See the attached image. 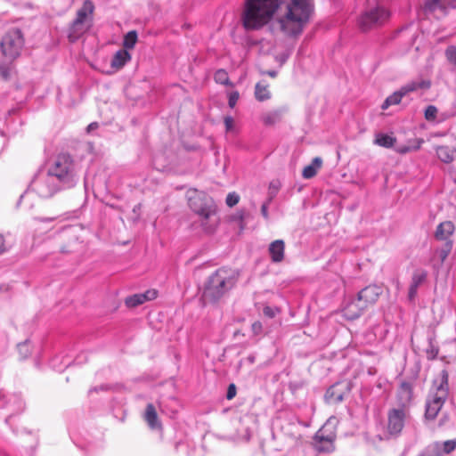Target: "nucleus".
I'll list each match as a JSON object with an SVG mask.
<instances>
[{
    "label": "nucleus",
    "mask_w": 456,
    "mask_h": 456,
    "mask_svg": "<svg viewBox=\"0 0 456 456\" xmlns=\"http://www.w3.org/2000/svg\"><path fill=\"white\" fill-rule=\"evenodd\" d=\"M46 172L63 190L74 187L78 180L76 164L69 154L58 155L49 163Z\"/></svg>",
    "instance_id": "20e7f679"
},
{
    "label": "nucleus",
    "mask_w": 456,
    "mask_h": 456,
    "mask_svg": "<svg viewBox=\"0 0 456 456\" xmlns=\"http://www.w3.org/2000/svg\"><path fill=\"white\" fill-rule=\"evenodd\" d=\"M285 243L282 240L273 241L268 248L271 259L273 263H280L284 258Z\"/></svg>",
    "instance_id": "6ab92c4d"
},
{
    "label": "nucleus",
    "mask_w": 456,
    "mask_h": 456,
    "mask_svg": "<svg viewBox=\"0 0 456 456\" xmlns=\"http://www.w3.org/2000/svg\"><path fill=\"white\" fill-rule=\"evenodd\" d=\"M236 395V387L234 384H231L229 387H228V390H227V394H226V397L228 400H231Z\"/></svg>",
    "instance_id": "09e8293b"
},
{
    "label": "nucleus",
    "mask_w": 456,
    "mask_h": 456,
    "mask_svg": "<svg viewBox=\"0 0 456 456\" xmlns=\"http://www.w3.org/2000/svg\"><path fill=\"white\" fill-rule=\"evenodd\" d=\"M239 201H240V196L238 193H236L234 191L228 193L226 200H225L227 206L231 207V208L235 206L236 204H238Z\"/></svg>",
    "instance_id": "ea45409f"
},
{
    "label": "nucleus",
    "mask_w": 456,
    "mask_h": 456,
    "mask_svg": "<svg viewBox=\"0 0 456 456\" xmlns=\"http://www.w3.org/2000/svg\"><path fill=\"white\" fill-rule=\"evenodd\" d=\"M214 79L217 84L221 85H232L230 83L228 73L224 69H218L215 75Z\"/></svg>",
    "instance_id": "473e14b6"
},
{
    "label": "nucleus",
    "mask_w": 456,
    "mask_h": 456,
    "mask_svg": "<svg viewBox=\"0 0 456 456\" xmlns=\"http://www.w3.org/2000/svg\"><path fill=\"white\" fill-rule=\"evenodd\" d=\"M279 188H280V183L279 182H271L270 183V185H269V191H268V200L269 201H272L273 199L276 196L278 191H279Z\"/></svg>",
    "instance_id": "58836bf2"
},
{
    "label": "nucleus",
    "mask_w": 456,
    "mask_h": 456,
    "mask_svg": "<svg viewBox=\"0 0 456 456\" xmlns=\"http://www.w3.org/2000/svg\"><path fill=\"white\" fill-rule=\"evenodd\" d=\"M56 361H57V358L53 359L51 362V365L54 370H58V371H61L64 368L68 367L70 364L69 361H66L63 363V366H59L56 364Z\"/></svg>",
    "instance_id": "de8ad7c7"
},
{
    "label": "nucleus",
    "mask_w": 456,
    "mask_h": 456,
    "mask_svg": "<svg viewBox=\"0 0 456 456\" xmlns=\"http://www.w3.org/2000/svg\"><path fill=\"white\" fill-rule=\"evenodd\" d=\"M280 5V0H246L242 23L247 30H255L265 25Z\"/></svg>",
    "instance_id": "f03ea898"
},
{
    "label": "nucleus",
    "mask_w": 456,
    "mask_h": 456,
    "mask_svg": "<svg viewBox=\"0 0 456 456\" xmlns=\"http://www.w3.org/2000/svg\"><path fill=\"white\" fill-rule=\"evenodd\" d=\"M332 418L315 433L314 436V447L319 452H331L335 449L334 442L337 435L335 428L331 427Z\"/></svg>",
    "instance_id": "f8f14e48"
},
{
    "label": "nucleus",
    "mask_w": 456,
    "mask_h": 456,
    "mask_svg": "<svg viewBox=\"0 0 456 456\" xmlns=\"http://www.w3.org/2000/svg\"><path fill=\"white\" fill-rule=\"evenodd\" d=\"M131 59L130 53L126 49L118 50L113 56L110 65L116 69L123 68Z\"/></svg>",
    "instance_id": "4be33fe9"
},
{
    "label": "nucleus",
    "mask_w": 456,
    "mask_h": 456,
    "mask_svg": "<svg viewBox=\"0 0 456 456\" xmlns=\"http://www.w3.org/2000/svg\"><path fill=\"white\" fill-rule=\"evenodd\" d=\"M437 112L438 110L436 106L428 105L424 111L425 118L428 121H434L436 118Z\"/></svg>",
    "instance_id": "e433bc0d"
},
{
    "label": "nucleus",
    "mask_w": 456,
    "mask_h": 456,
    "mask_svg": "<svg viewBox=\"0 0 456 456\" xmlns=\"http://www.w3.org/2000/svg\"><path fill=\"white\" fill-rule=\"evenodd\" d=\"M428 273L424 270H416L411 277L408 297L413 300L417 295L418 288L426 281Z\"/></svg>",
    "instance_id": "f3484780"
},
{
    "label": "nucleus",
    "mask_w": 456,
    "mask_h": 456,
    "mask_svg": "<svg viewBox=\"0 0 456 456\" xmlns=\"http://www.w3.org/2000/svg\"><path fill=\"white\" fill-rule=\"evenodd\" d=\"M107 389H108V387L105 386V385H101L99 387H93V388H91L89 390V395H92L93 392H98L100 390L102 391V390H107Z\"/></svg>",
    "instance_id": "3c124183"
},
{
    "label": "nucleus",
    "mask_w": 456,
    "mask_h": 456,
    "mask_svg": "<svg viewBox=\"0 0 456 456\" xmlns=\"http://www.w3.org/2000/svg\"><path fill=\"white\" fill-rule=\"evenodd\" d=\"M190 208L202 218V225L205 226L208 219L216 214V207L210 197L204 191L190 189L186 192Z\"/></svg>",
    "instance_id": "0eeeda50"
},
{
    "label": "nucleus",
    "mask_w": 456,
    "mask_h": 456,
    "mask_svg": "<svg viewBox=\"0 0 456 456\" xmlns=\"http://www.w3.org/2000/svg\"><path fill=\"white\" fill-rule=\"evenodd\" d=\"M452 241L448 240L442 248L436 250V253L438 254L441 263H443L447 258L448 255L452 250Z\"/></svg>",
    "instance_id": "f704fd0d"
},
{
    "label": "nucleus",
    "mask_w": 456,
    "mask_h": 456,
    "mask_svg": "<svg viewBox=\"0 0 456 456\" xmlns=\"http://www.w3.org/2000/svg\"><path fill=\"white\" fill-rule=\"evenodd\" d=\"M447 60L456 66V46L451 45L445 50Z\"/></svg>",
    "instance_id": "4c0bfd02"
},
{
    "label": "nucleus",
    "mask_w": 456,
    "mask_h": 456,
    "mask_svg": "<svg viewBox=\"0 0 456 456\" xmlns=\"http://www.w3.org/2000/svg\"><path fill=\"white\" fill-rule=\"evenodd\" d=\"M409 419L410 413L405 407L390 409L387 412V424L388 434L395 436H399Z\"/></svg>",
    "instance_id": "ddd939ff"
},
{
    "label": "nucleus",
    "mask_w": 456,
    "mask_h": 456,
    "mask_svg": "<svg viewBox=\"0 0 456 456\" xmlns=\"http://www.w3.org/2000/svg\"><path fill=\"white\" fill-rule=\"evenodd\" d=\"M351 309H352L351 311H356L357 306H353Z\"/></svg>",
    "instance_id": "13d9d810"
},
{
    "label": "nucleus",
    "mask_w": 456,
    "mask_h": 456,
    "mask_svg": "<svg viewBox=\"0 0 456 456\" xmlns=\"http://www.w3.org/2000/svg\"><path fill=\"white\" fill-rule=\"evenodd\" d=\"M278 18L281 31L289 37L299 36L314 11L313 0H283Z\"/></svg>",
    "instance_id": "f257e3e1"
},
{
    "label": "nucleus",
    "mask_w": 456,
    "mask_h": 456,
    "mask_svg": "<svg viewBox=\"0 0 456 456\" xmlns=\"http://www.w3.org/2000/svg\"><path fill=\"white\" fill-rule=\"evenodd\" d=\"M322 165V159L320 157H315L312 163L303 169L302 176L305 179H310L315 176L317 171L321 168Z\"/></svg>",
    "instance_id": "b1692460"
},
{
    "label": "nucleus",
    "mask_w": 456,
    "mask_h": 456,
    "mask_svg": "<svg viewBox=\"0 0 456 456\" xmlns=\"http://www.w3.org/2000/svg\"><path fill=\"white\" fill-rule=\"evenodd\" d=\"M246 217V211L245 210H240L238 211L234 216H233V219L236 220V221H239L240 222V229H243L244 228V224H243V221Z\"/></svg>",
    "instance_id": "a18cd8bd"
},
{
    "label": "nucleus",
    "mask_w": 456,
    "mask_h": 456,
    "mask_svg": "<svg viewBox=\"0 0 456 456\" xmlns=\"http://www.w3.org/2000/svg\"><path fill=\"white\" fill-rule=\"evenodd\" d=\"M238 273L230 268L222 267L209 276L202 298L205 303H215L224 297L236 284Z\"/></svg>",
    "instance_id": "7ed1b4c3"
},
{
    "label": "nucleus",
    "mask_w": 456,
    "mask_h": 456,
    "mask_svg": "<svg viewBox=\"0 0 456 456\" xmlns=\"http://www.w3.org/2000/svg\"><path fill=\"white\" fill-rule=\"evenodd\" d=\"M341 383H337L329 387L325 393V400L329 403H338L343 401L345 391L349 390L348 386H345L343 389L340 388Z\"/></svg>",
    "instance_id": "2eb2a0df"
},
{
    "label": "nucleus",
    "mask_w": 456,
    "mask_h": 456,
    "mask_svg": "<svg viewBox=\"0 0 456 456\" xmlns=\"http://www.w3.org/2000/svg\"><path fill=\"white\" fill-rule=\"evenodd\" d=\"M280 119V113L273 111L263 116L262 120L265 125L270 126L275 124Z\"/></svg>",
    "instance_id": "72a5a7b5"
},
{
    "label": "nucleus",
    "mask_w": 456,
    "mask_h": 456,
    "mask_svg": "<svg viewBox=\"0 0 456 456\" xmlns=\"http://www.w3.org/2000/svg\"><path fill=\"white\" fill-rule=\"evenodd\" d=\"M454 232V224L451 221L441 223L436 231L435 237L438 240H448Z\"/></svg>",
    "instance_id": "aec40b11"
},
{
    "label": "nucleus",
    "mask_w": 456,
    "mask_h": 456,
    "mask_svg": "<svg viewBox=\"0 0 456 456\" xmlns=\"http://www.w3.org/2000/svg\"><path fill=\"white\" fill-rule=\"evenodd\" d=\"M449 374L443 370L433 381L426 401L425 417L435 419L444 404L449 394Z\"/></svg>",
    "instance_id": "39448f33"
},
{
    "label": "nucleus",
    "mask_w": 456,
    "mask_h": 456,
    "mask_svg": "<svg viewBox=\"0 0 456 456\" xmlns=\"http://www.w3.org/2000/svg\"><path fill=\"white\" fill-rule=\"evenodd\" d=\"M19 354L22 358H27L31 353V346L28 340H26L18 345Z\"/></svg>",
    "instance_id": "c9c22d12"
},
{
    "label": "nucleus",
    "mask_w": 456,
    "mask_h": 456,
    "mask_svg": "<svg viewBox=\"0 0 456 456\" xmlns=\"http://www.w3.org/2000/svg\"><path fill=\"white\" fill-rule=\"evenodd\" d=\"M157 291L154 289L147 290L145 293L134 294L131 297H128L126 299V305L128 307H135L138 306L146 301L152 300L156 298Z\"/></svg>",
    "instance_id": "dca6fc26"
},
{
    "label": "nucleus",
    "mask_w": 456,
    "mask_h": 456,
    "mask_svg": "<svg viewBox=\"0 0 456 456\" xmlns=\"http://www.w3.org/2000/svg\"><path fill=\"white\" fill-rule=\"evenodd\" d=\"M137 41V33L134 30L129 31L126 34L123 41V45L126 49H133Z\"/></svg>",
    "instance_id": "7c9ffc66"
},
{
    "label": "nucleus",
    "mask_w": 456,
    "mask_h": 456,
    "mask_svg": "<svg viewBox=\"0 0 456 456\" xmlns=\"http://www.w3.org/2000/svg\"><path fill=\"white\" fill-rule=\"evenodd\" d=\"M248 359H249L250 362H254V358L253 357H249Z\"/></svg>",
    "instance_id": "bf43d9fd"
},
{
    "label": "nucleus",
    "mask_w": 456,
    "mask_h": 456,
    "mask_svg": "<svg viewBox=\"0 0 456 456\" xmlns=\"http://www.w3.org/2000/svg\"><path fill=\"white\" fill-rule=\"evenodd\" d=\"M279 313L280 309L278 307L265 305L263 309L264 315L268 318H274Z\"/></svg>",
    "instance_id": "a19ab883"
},
{
    "label": "nucleus",
    "mask_w": 456,
    "mask_h": 456,
    "mask_svg": "<svg viewBox=\"0 0 456 456\" xmlns=\"http://www.w3.org/2000/svg\"><path fill=\"white\" fill-rule=\"evenodd\" d=\"M271 202L272 201H269L268 200H266V201H265L261 207V214L265 219L269 218L268 206L270 205Z\"/></svg>",
    "instance_id": "49530a36"
},
{
    "label": "nucleus",
    "mask_w": 456,
    "mask_h": 456,
    "mask_svg": "<svg viewBox=\"0 0 456 456\" xmlns=\"http://www.w3.org/2000/svg\"><path fill=\"white\" fill-rule=\"evenodd\" d=\"M450 3V0H426L425 9L434 12L437 9H444Z\"/></svg>",
    "instance_id": "c756f323"
},
{
    "label": "nucleus",
    "mask_w": 456,
    "mask_h": 456,
    "mask_svg": "<svg viewBox=\"0 0 456 456\" xmlns=\"http://www.w3.org/2000/svg\"><path fill=\"white\" fill-rule=\"evenodd\" d=\"M436 155L444 163H451L454 159V151L448 146H438Z\"/></svg>",
    "instance_id": "a878e982"
},
{
    "label": "nucleus",
    "mask_w": 456,
    "mask_h": 456,
    "mask_svg": "<svg viewBox=\"0 0 456 456\" xmlns=\"http://www.w3.org/2000/svg\"><path fill=\"white\" fill-rule=\"evenodd\" d=\"M403 97V94L399 90L393 93L391 95H389L385 102H383L381 108L382 110H387L391 105H396L399 104Z\"/></svg>",
    "instance_id": "c85d7f7f"
},
{
    "label": "nucleus",
    "mask_w": 456,
    "mask_h": 456,
    "mask_svg": "<svg viewBox=\"0 0 456 456\" xmlns=\"http://www.w3.org/2000/svg\"><path fill=\"white\" fill-rule=\"evenodd\" d=\"M431 86V83L429 80L423 79V78H418L415 80H411L408 82L407 84L403 85L400 91L403 94V96H406L410 93L418 91L419 89H428Z\"/></svg>",
    "instance_id": "a211bd4d"
},
{
    "label": "nucleus",
    "mask_w": 456,
    "mask_h": 456,
    "mask_svg": "<svg viewBox=\"0 0 456 456\" xmlns=\"http://www.w3.org/2000/svg\"><path fill=\"white\" fill-rule=\"evenodd\" d=\"M97 127H98V123L97 122H93V123H91V124H89L87 126L86 130H87L88 133H90L91 131L96 129Z\"/></svg>",
    "instance_id": "5fc2aeb1"
},
{
    "label": "nucleus",
    "mask_w": 456,
    "mask_h": 456,
    "mask_svg": "<svg viewBox=\"0 0 456 456\" xmlns=\"http://www.w3.org/2000/svg\"><path fill=\"white\" fill-rule=\"evenodd\" d=\"M389 18V12L382 7L376 6L367 9L359 17L358 24L362 31H369L382 26Z\"/></svg>",
    "instance_id": "9b49d317"
},
{
    "label": "nucleus",
    "mask_w": 456,
    "mask_h": 456,
    "mask_svg": "<svg viewBox=\"0 0 456 456\" xmlns=\"http://www.w3.org/2000/svg\"><path fill=\"white\" fill-rule=\"evenodd\" d=\"M226 132H232L234 130V120L232 117L226 116L224 119Z\"/></svg>",
    "instance_id": "37998d69"
},
{
    "label": "nucleus",
    "mask_w": 456,
    "mask_h": 456,
    "mask_svg": "<svg viewBox=\"0 0 456 456\" xmlns=\"http://www.w3.org/2000/svg\"><path fill=\"white\" fill-rule=\"evenodd\" d=\"M240 98V94L237 91H234V92H232L230 93L229 94V99H228V105L230 108H234L238 100Z\"/></svg>",
    "instance_id": "79ce46f5"
},
{
    "label": "nucleus",
    "mask_w": 456,
    "mask_h": 456,
    "mask_svg": "<svg viewBox=\"0 0 456 456\" xmlns=\"http://www.w3.org/2000/svg\"><path fill=\"white\" fill-rule=\"evenodd\" d=\"M395 142V137H393L389 134H382V133L376 134V137L374 140L375 144L384 147V148H387V149L392 148L394 146Z\"/></svg>",
    "instance_id": "bb28decb"
},
{
    "label": "nucleus",
    "mask_w": 456,
    "mask_h": 456,
    "mask_svg": "<svg viewBox=\"0 0 456 456\" xmlns=\"http://www.w3.org/2000/svg\"><path fill=\"white\" fill-rule=\"evenodd\" d=\"M12 61L7 59L0 61V77L4 80H8L11 77L13 69Z\"/></svg>",
    "instance_id": "cd10ccee"
},
{
    "label": "nucleus",
    "mask_w": 456,
    "mask_h": 456,
    "mask_svg": "<svg viewBox=\"0 0 456 456\" xmlns=\"http://www.w3.org/2000/svg\"><path fill=\"white\" fill-rule=\"evenodd\" d=\"M94 4L91 0H85L82 7L77 10V17L73 20L70 28L69 38L70 41L77 40L91 26Z\"/></svg>",
    "instance_id": "9d476101"
},
{
    "label": "nucleus",
    "mask_w": 456,
    "mask_h": 456,
    "mask_svg": "<svg viewBox=\"0 0 456 456\" xmlns=\"http://www.w3.org/2000/svg\"><path fill=\"white\" fill-rule=\"evenodd\" d=\"M255 97L259 102H264L271 98L268 85L265 82H258L255 86Z\"/></svg>",
    "instance_id": "393cba45"
},
{
    "label": "nucleus",
    "mask_w": 456,
    "mask_h": 456,
    "mask_svg": "<svg viewBox=\"0 0 456 456\" xmlns=\"http://www.w3.org/2000/svg\"><path fill=\"white\" fill-rule=\"evenodd\" d=\"M0 400L4 401V407L11 411V415L21 412L25 407L23 400L16 394L6 395L1 391Z\"/></svg>",
    "instance_id": "4468645a"
},
{
    "label": "nucleus",
    "mask_w": 456,
    "mask_h": 456,
    "mask_svg": "<svg viewBox=\"0 0 456 456\" xmlns=\"http://www.w3.org/2000/svg\"><path fill=\"white\" fill-rule=\"evenodd\" d=\"M25 39L20 28H10L2 37L0 47L4 57L14 61L20 54L24 48Z\"/></svg>",
    "instance_id": "6e6552de"
},
{
    "label": "nucleus",
    "mask_w": 456,
    "mask_h": 456,
    "mask_svg": "<svg viewBox=\"0 0 456 456\" xmlns=\"http://www.w3.org/2000/svg\"><path fill=\"white\" fill-rule=\"evenodd\" d=\"M8 250V247L5 242V239L3 234L0 233V255L5 253Z\"/></svg>",
    "instance_id": "8fccbe9b"
},
{
    "label": "nucleus",
    "mask_w": 456,
    "mask_h": 456,
    "mask_svg": "<svg viewBox=\"0 0 456 456\" xmlns=\"http://www.w3.org/2000/svg\"><path fill=\"white\" fill-rule=\"evenodd\" d=\"M437 447H441L444 454H450L456 449V439L447 440L443 443H436Z\"/></svg>",
    "instance_id": "2f4dec72"
},
{
    "label": "nucleus",
    "mask_w": 456,
    "mask_h": 456,
    "mask_svg": "<svg viewBox=\"0 0 456 456\" xmlns=\"http://www.w3.org/2000/svg\"><path fill=\"white\" fill-rule=\"evenodd\" d=\"M268 75L274 77L276 76V71H269Z\"/></svg>",
    "instance_id": "6e6d98bb"
},
{
    "label": "nucleus",
    "mask_w": 456,
    "mask_h": 456,
    "mask_svg": "<svg viewBox=\"0 0 456 456\" xmlns=\"http://www.w3.org/2000/svg\"><path fill=\"white\" fill-rule=\"evenodd\" d=\"M144 420L151 429L160 428L161 424L159 420L156 408L152 403H149L146 406L144 412Z\"/></svg>",
    "instance_id": "412c9836"
},
{
    "label": "nucleus",
    "mask_w": 456,
    "mask_h": 456,
    "mask_svg": "<svg viewBox=\"0 0 456 456\" xmlns=\"http://www.w3.org/2000/svg\"><path fill=\"white\" fill-rule=\"evenodd\" d=\"M251 330L254 335L258 336L263 332V324L261 322L256 321L252 323Z\"/></svg>",
    "instance_id": "c03bdc74"
},
{
    "label": "nucleus",
    "mask_w": 456,
    "mask_h": 456,
    "mask_svg": "<svg viewBox=\"0 0 456 456\" xmlns=\"http://www.w3.org/2000/svg\"><path fill=\"white\" fill-rule=\"evenodd\" d=\"M398 400L400 403L404 407L406 404H408L412 397V389L411 386L407 382H403L400 385V387L398 389Z\"/></svg>",
    "instance_id": "5701e85b"
},
{
    "label": "nucleus",
    "mask_w": 456,
    "mask_h": 456,
    "mask_svg": "<svg viewBox=\"0 0 456 456\" xmlns=\"http://www.w3.org/2000/svg\"><path fill=\"white\" fill-rule=\"evenodd\" d=\"M28 190L40 198L49 199L63 189L46 171L40 170L30 182Z\"/></svg>",
    "instance_id": "1a4fd4ad"
},
{
    "label": "nucleus",
    "mask_w": 456,
    "mask_h": 456,
    "mask_svg": "<svg viewBox=\"0 0 456 456\" xmlns=\"http://www.w3.org/2000/svg\"><path fill=\"white\" fill-rule=\"evenodd\" d=\"M382 292V288L378 285L365 287L358 293L357 298L346 306L345 315L351 320L358 318L370 305L377 302Z\"/></svg>",
    "instance_id": "423d86ee"
},
{
    "label": "nucleus",
    "mask_w": 456,
    "mask_h": 456,
    "mask_svg": "<svg viewBox=\"0 0 456 456\" xmlns=\"http://www.w3.org/2000/svg\"><path fill=\"white\" fill-rule=\"evenodd\" d=\"M410 151H411V148L410 147H406V146L398 147L396 149V151L401 153V154L406 153V152H408Z\"/></svg>",
    "instance_id": "864d4df0"
},
{
    "label": "nucleus",
    "mask_w": 456,
    "mask_h": 456,
    "mask_svg": "<svg viewBox=\"0 0 456 456\" xmlns=\"http://www.w3.org/2000/svg\"><path fill=\"white\" fill-rule=\"evenodd\" d=\"M0 456H10V455L5 452H0Z\"/></svg>",
    "instance_id": "4d7b16f0"
},
{
    "label": "nucleus",
    "mask_w": 456,
    "mask_h": 456,
    "mask_svg": "<svg viewBox=\"0 0 456 456\" xmlns=\"http://www.w3.org/2000/svg\"><path fill=\"white\" fill-rule=\"evenodd\" d=\"M34 220L38 222H53L55 220V217H35Z\"/></svg>",
    "instance_id": "603ef678"
}]
</instances>
